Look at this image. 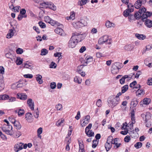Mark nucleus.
Segmentation results:
<instances>
[{
    "label": "nucleus",
    "mask_w": 152,
    "mask_h": 152,
    "mask_svg": "<svg viewBox=\"0 0 152 152\" xmlns=\"http://www.w3.org/2000/svg\"><path fill=\"white\" fill-rule=\"evenodd\" d=\"M128 9L125 10L123 12L124 15L125 17H127L129 15V18L130 20H134L135 18L134 15L131 14L129 15L130 13L134 11V7L133 5L130 4L127 6Z\"/></svg>",
    "instance_id": "f257e3e1"
},
{
    "label": "nucleus",
    "mask_w": 152,
    "mask_h": 152,
    "mask_svg": "<svg viewBox=\"0 0 152 152\" xmlns=\"http://www.w3.org/2000/svg\"><path fill=\"white\" fill-rule=\"evenodd\" d=\"M88 20V19L87 18L85 17L77 22H73L72 25L76 28L78 29L86 26L87 23V21Z\"/></svg>",
    "instance_id": "f03ea898"
},
{
    "label": "nucleus",
    "mask_w": 152,
    "mask_h": 152,
    "mask_svg": "<svg viewBox=\"0 0 152 152\" xmlns=\"http://www.w3.org/2000/svg\"><path fill=\"white\" fill-rule=\"evenodd\" d=\"M119 101V99H116L114 96H111L108 98L107 102L109 106L113 108L117 105Z\"/></svg>",
    "instance_id": "7ed1b4c3"
},
{
    "label": "nucleus",
    "mask_w": 152,
    "mask_h": 152,
    "mask_svg": "<svg viewBox=\"0 0 152 152\" xmlns=\"http://www.w3.org/2000/svg\"><path fill=\"white\" fill-rule=\"evenodd\" d=\"M74 37L73 39L75 40L77 43L80 42L84 39L85 37L82 34L76 32L73 33L72 37Z\"/></svg>",
    "instance_id": "20e7f679"
},
{
    "label": "nucleus",
    "mask_w": 152,
    "mask_h": 152,
    "mask_svg": "<svg viewBox=\"0 0 152 152\" xmlns=\"http://www.w3.org/2000/svg\"><path fill=\"white\" fill-rule=\"evenodd\" d=\"M90 119V116L88 115L85 116L83 119H81L80 121L82 126L83 127L88 124L89 122Z\"/></svg>",
    "instance_id": "39448f33"
},
{
    "label": "nucleus",
    "mask_w": 152,
    "mask_h": 152,
    "mask_svg": "<svg viewBox=\"0 0 152 152\" xmlns=\"http://www.w3.org/2000/svg\"><path fill=\"white\" fill-rule=\"evenodd\" d=\"M119 63H116L113 65L111 68V72L113 74H116L118 72V70L120 69L118 66Z\"/></svg>",
    "instance_id": "423d86ee"
},
{
    "label": "nucleus",
    "mask_w": 152,
    "mask_h": 152,
    "mask_svg": "<svg viewBox=\"0 0 152 152\" xmlns=\"http://www.w3.org/2000/svg\"><path fill=\"white\" fill-rule=\"evenodd\" d=\"M74 37H71L68 42V46L69 48H73L75 47L77 43L73 39Z\"/></svg>",
    "instance_id": "0eeeda50"
},
{
    "label": "nucleus",
    "mask_w": 152,
    "mask_h": 152,
    "mask_svg": "<svg viewBox=\"0 0 152 152\" xmlns=\"http://www.w3.org/2000/svg\"><path fill=\"white\" fill-rule=\"evenodd\" d=\"M108 39V36L104 35L100 37L98 40V43L100 45L103 44L106 42Z\"/></svg>",
    "instance_id": "6e6552de"
},
{
    "label": "nucleus",
    "mask_w": 152,
    "mask_h": 152,
    "mask_svg": "<svg viewBox=\"0 0 152 152\" xmlns=\"http://www.w3.org/2000/svg\"><path fill=\"white\" fill-rule=\"evenodd\" d=\"M2 129L3 132H5L6 134L10 135L12 134L13 131L9 130L7 125H4L2 127Z\"/></svg>",
    "instance_id": "1a4fd4ad"
},
{
    "label": "nucleus",
    "mask_w": 152,
    "mask_h": 152,
    "mask_svg": "<svg viewBox=\"0 0 152 152\" xmlns=\"http://www.w3.org/2000/svg\"><path fill=\"white\" fill-rule=\"evenodd\" d=\"M23 143L21 142H19L16 144L14 147L15 151L18 152L23 149Z\"/></svg>",
    "instance_id": "9d476101"
},
{
    "label": "nucleus",
    "mask_w": 152,
    "mask_h": 152,
    "mask_svg": "<svg viewBox=\"0 0 152 152\" xmlns=\"http://www.w3.org/2000/svg\"><path fill=\"white\" fill-rule=\"evenodd\" d=\"M18 83L17 84V85H15V88H19L25 86L26 85V83L23 80H19ZM15 86V84L13 85V86Z\"/></svg>",
    "instance_id": "9b49d317"
},
{
    "label": "nucleus",
    "mask_w": 152,
    "mask_h": 152,
    "mask_svg": "<svg viewBox=\"0 0 152 152\" xmlns=\"http://www.w3.org/2000/svg\"><path fill=\"white\" fill-rule=\"evenodd\" d=\"M146 1H141L140 0H137L134 4L135 7L137 9H139L141 6L142 4H144Z\"/></svg>",
    "instance_id": "f8f14e48"
},
{
    "label": "nucleus",
    "mask_w": 152,
    "mask_h": 152,
    "mask_svg": "<svg viewBox=\"0 0 152 152\" xmlns=\"http://www.w3.org/2000/svg\"><path fill=\"white\" fill-rule=\"evenodd\" d=\"M18 98L22 100H25L27 98V96L23 93H18L17 94Z\"/></svg>",
    "instance_id": "ddd939ff"
},
{
    "label": "nucleus",
    "mask_w": 152,
    "mask_h": 152,
    "mask_svg": "<svg viewBox=\"0 0 152 152\" xmlns=\"http://www.w3.org/2000/svg\"><path fill=\"white\" fill-rule=\"evenodd\" d=\"M152 15V12H145V14L142 15V18L143 20L146 19L148 17H150Z\"/></svg>",
    "instance_id": "4468645a"
},
{
    "label": "nucleus",
    "mask_w": 152,
    "mask_h": 152,
    "mask_svg": "<svg viewBox=\"0 0 152 152\" xmlns=\"http://www.w3.org/2000/svg\"><path fill=\"white\" fill-rule=\"evenodd\" d=\"M27 103L31 110H34V103L32 101V99H28L27 101Z\"/></svg>",
    "instance_id": "2eb2a0df"
},
{
    "label": "nucleus",
    "mask_w": 152,
    "mask_h": 152,
    "mask_svg": "<svg viewBox=\"0 0 152 152\" xmlns=\"http://www.w3.org/2000/svg\"><path fill=\"white\" fill-rule=\"evenodd\" d=\"M145 25L148 28H151L152 27V21L149 19L145 20Z\"/></svg>",
    "instance_id": "dca6fc26"
},
{
    "label": "nucleus",
    "mask_w": 152,
    "mask_h": 152,
    "mask_svg": "<svg viewBox=\"0 0 152 152\" xmlns=\"http://www.w3.org/2000/svg\"><path fill=\"white\" fill-rule=\"evenodd\" d=\"M54 31L57 34H59L62 36H63V31L61 28L59 27L57 28Z\"/></svg>",
    "instance_id": "f3484780"
},
{
    "label": "nucleus",
    "mask_w": 152,
    "mask_h": 152,
    "mask_svg": "<svg viewBox=\"0 0 152 152\" xmlns=\"http://www.w3.org/2000/svg\"><path fill=\"white\" fill-rule=\"evenodd\" d=\"M5 88L4 81L3 78L0 79V92L4 89Z\"/></svg>",
    "instance_id": "a211bd4d"
},
{
    "label": "nucleus",
    "mask_w": 152,
    "mask_h": 152,
    "mask_svg": "<svg viewBox=\"0 0 152 152\" xmlns=\"http://www.w3.org/2000/svg\"><path fill=\"white\" fill-rule=\"evenodd\" d=\"M14 121L13 122V124L16 127V129H20L21 127V126L19 122L18 121H16L15 119H13Z\"/></svg>",
    "instance_id": "6ab92c4d"
},
{
    "label": "nucleus",
    "mask_w": 152,
    "mask_h": 152,
    "mask_svg": "<svg viewBox=\"0 0 152 152\" xmlns=\"http://www.w3.org/2000/svg\"><path fill=\"white\" fill-rule=\"evenodd\" d=\"M75 18V13L73 11L70 12V16L69 17H67V20H73Z\"/></svg>",
    "instance_id": "aec40b11"
},
{
    "label": "nucleus",
    "mask_w": 152,
    "mask_h": 152,
    "mask_svg": "<svg viewBox=\"0 0 152 152\" xmlns=\"http://www.w3.org/2000/svg\"><path fill=\"white\" fill-rule=\"evenodd\" d=\"M135 36L138 39L141 40H143L146 38V36L145 35L139 34H136Z\"/></svg>",
    "instance_id": "412c9836"
},
{
    "label": "nucleus",
    "mask_w": 152,
    "mask_h": 152,
    "mask_svg": "<svg viewBox=\"0 0 152 152\" xmlns=\"http://www.w3.org/2000/svg\"><path fill=\"white\" fill-rule=\"evenodd\" d=\"M48 7L50 9L53 10H56V7L54 4H53L51 2H48Z\"/></svg>",
    "instance_id": "4be33fe9"
},
{
    "label": "nucleus",
    "mask_w": 152,
    "mask_h": 152,
    "mask_svg": "<svg viewBox=\"0 0 152 152\" xmlns=\"http://www.w3.org/2000/svg\"><path fill=\"white\" fill-rule=\"evenodd\" d=\"M151 114L149 112L146 113V114L145 115L144 114H142L141 115V117L144 118V117L145 118V121H147L150 118L151 116Z\"/></svg>",
    "instance_id": "5701e85b"
},
{
    "label": "nucleus",
    "mask_w": 152,
    "mask_h": 152,
    "mask_svg": "<svg viewBox=\"0 0 152 152\" xmlns=\"http://www.w3.org/2000/svg\"><path fill=\"white\" fill-rule=\"evenodd\" d=\"M37 77H36V80L37 82L39 84H41L43 83V80H42V77L40 75H37Z\"/></svg>",
    "instance_id": "b1692460"
},
{
    "label": "nucleus",
    "mask_w": 152,
    "mask_h": 152,
    "mask_svg": "<svg viewBox=\"0 0 152 152\" xmlns=\"http://www.w3.org/2000/svg\"><path fill=\"white\" fill-rule=\"evenodd\" d=\"M14 33L13 29H11L9 30V33L7 35V38H10L14 35Z\"/></svg>",
    "instance_id": "393cba45"
},
{
    "label": "nucleus",
    "mask_w": 152,
    "mask_h": 152,
    "mask_svg": "<svg viewBox=\"0 0 152 152\" xmlns=\"http://www.w3.org/2000/svg\"><path fill=\"white\" fill-rule=\"evenodd\" d=\"M133 46L130 44L126 45L124 47V49L128 51H131L133 48Z\"/></svg>",
    "instance_id": "a878e982"
},
{
    "label": "nucleus",
    "mask_w": 152,
    "mask_h": 152,
    "mask_svg": "<svg viewBox=\"0 0 152 152\" xmlns=\"http://www.w3.org/2000/svg\"><path fill=\"white\" fill-rule=\"evenodd\" d=\"M129 134L131 137L132 138H136L137 137V135L138 133L137 132H135L134 130L131 131L129 133Z\"/></svg>",
    "instance_id": "bb28decb"
},
{
    "label": "nucleus",
    "mask_w": 152,
    "mask_h": 152,
    "mask_svg": "<svg viewBox=\"0 0 152 152\" xmlns=\"http://www.w3.org/2000/svg\"><path fill=\"white\" fill-rule=\"evenodd\" d=\"M131 118L132 121V122L133 123H135V117H134V110H133L131 113Z\"/></svg>",
    "instance_id": "cd10ccee"
},
{
    "label": "nucleus",
    "mask_w": 152,
    "mask_h": 152,
    "mask_svg": "<svg viewBox=\"0 0 152 152\" xmlns=\"http://www.w3.org/2000/svg\"><path fill=\"white\" fill-rule=\"evenodd\" d=\"M9 96L6 94L0 95V100H6L9 99Z\"/></svg>",
    "instance_id": "c85d7f7f"
},
{
    "label": "nucleus",
    "mask_w": 152,
    "mask_h": 152,
    "mask_svg": "<svg viewBox=\"0 0 152 152\" xmlns=\"http://www.w3.org/2000/svg\"><path fill=\"white\" fill-rule=\"evenodd\" d=\"M150 99H149L145 98L143 100V102H141L140 104L141 105L142 104V103L146 105L148 104L150 102Z\"/></svg>",
    "instance_id": "c756f323"
},
{
    "label": "nucleus",
    "mask_w": 152,
    "mask_h": 152,
    "mask_svg": "<svg viewBox=\"0 0 152 152\" xmlns=\"http://www.w3.org/2000/svg\"><path fill=\"white\" fill-rule=\"evenodd\" d=\"M86 134L88 137H91L94 136V132L91 130H88L86 131V132H85Z\"/></svg>",
    "instance_id": "7c9ffc66"
},
{
    "label": "nucleus",
    "mask_w": 152,
    "mask_h": 152,
    "mask_svg": "<svg viewBox=\"0 0 152 152\" xmlns=\"http://www.w3.org/2000/svg\"><path fill=\"white\" fill-rule=\"evenodd\" d=\"M112 147V145L110 143L106 142L105 144V147L107 151H109L111 148Z\"/></svg>",
    "instance_id": "2f4dec72"
},
{
    "label": "nucleus",
    "mask_w": 152,
    "mask_h": 152,
    "mask_svg": "<svg viewBox=\"0 0 152 152\" xmlns=\"http://www.w3.org/2000/svg\"><path fill=\"white\" fill-rule=\"evenodd\" d=\"M114 24L110 22L109 21H107L105 23V26L107 28H110L113 27Z\"/></svg>",
    "instance_id": "473e14b6"
},
{
    "label": "nucleus",
    "mask_w": 152,
    "mask_h": 152,
    "mask_svg": "<svg viewBox=\"0 0 152 152\" xmlns=\"http://www.w3.org/2000/svg\"><path fill=\"white\" fill-rule=\"evenodd\" d=\"M74 80L75 82L77 83L78 84L81 83L82 82V79L77 76L74 78Z\"/></svg>",
    "instance_id": "72a5a7b5"
},
{
    "label": "nucleus",
    "mask_w": 152,
    "mask_h": 152,
    "mask_svg": "<svg viewBox=\"0 0 152 152\" xmlns=\"http://www.w3.org/2000/svg\"><path fill=\"white\" fill-rule=\"evenodd\" d=\"M128 89V86L126 85L122 87L121 92L122 93H124Z\"/></svg>",
    "instance_id": "f704fd0d"
},
{
    "label": "nucleus",
    "mask_w": 152,
    "mask_h": 152,
    "mask_svg": "<svg viewBox=\"0 0 152 152\" xmlns=\"http://www.w3.org/2000/svg\"><path fill=\"white\" fill-rule=\"evenodd\" d=\"M138 103V101L137 100L132 101L131 103V105L133 107L136 106Z\"/></svg>",
    "instance_id": "c9c22d12"
},
{
    "label": "nucleus",
    "mask_w": 152,
    "mask_h": 152,
    "mask_svg": "<svg viewBox=\"0 0 152 152\" xmlns=\"http://www.w3.org/2000/svg\"><path fill=\"white\" fill-rule=\"evenodd\" d=\"M64 120L61 119L60 120H58L56 123V124L58 126H63V122Z\"/></svg>",
    "instance_id": "e433bc0d"
},
{
    "label": "nucleus",
    "mask_w": 152,
    "mask_h": 152,
    "mask_svg": "<svg viewBox=\"0 0 152 152\" xmlns=\"http://www.w3.org/2000/svg\"><path fill=\"white\" fill-rule=\"evenodd\" d=\"M134 15L136 19H140V18L142 17V15H141L140 13L139 12H135Z\"/></svg>",
    "instance_id": "4c0bfd02"
},
{
    "label": "nucleus",
    "mask_w": 152,
    "mask_h": 152,
    "mask_svg": "<svg viewBox=\"0 0 152 152\" xmlns=\"http://www.w3.org/2000/svg\"><path fill=\"white\" fill-rule=\"evenodd\" d=\"M23 62V59L20 57H18L16 61V63L17 65H20Z\"/></svg>",
    "instance_id": "58836bf2"
},
{
    "label": "nucleus",
    "mask_w": 152,
    "mask_h": 152,
    "mask_svg": "<svg viewBox=\"0 0 152 152\" xmlns=\"http://www.w3.org/2000/svg\"><path fill=\"white\" fill-rule=\"evenodd\" d=\"M25 113L24 110L21 109H19L18 110V114L19 116H21L23 115Z\"/></svg>",
    "instance_id": "ea45409f"
},
{
    "label": "nucleus",
    "mask_w": 152,
    "mask_h": 152,
    "mask_svg": "<svg viewBox=\"0 0 152 152\" xmlns=\"http://www.w3.org/2000/svg\"><path fill=\"white\" fill-rule=\"evenodd\" d=\"M48 53V51L45 49H43L41 50L40 55L41 56H45Z\"/></svg>",
    "instance_id": "a19ab883"
},
{
    "label": "nucleus",
    "mask_w": 152,
    "mask_h": 152,
    "mask_svg": "<svg viewBox=\"0 0 152 152\" xmlns=\"http://www.w3.org/2000/svg\"><path fill=\"white\" fill-rule=\"evenodd\" d=\"M144 21H145V20H142V18L141 20H140L137 22V26L139 28L143 24V22H144Z\"/></svg>",
    "instance_id": "79ce46f5"
},
{
    "label": "nucleus",
    "mask_w": 152,
    "mask_h": 152,
    "mask_svg": "<svg viewBox=\"0 0 152 152\" xmlns=\"http://www.w3.org/2000/svg\"><path fill=\"white\" fill-rule=\"evenodd\" d=\"M48 2H45L40 4L41 8H47L48 7Z\"/></svg>",
    "instance_id": "37998d69"
},
{
    "label": "nucleus",
    "mask_w": 152,
    "mask_h": 152,
    "mask_svg": "<svg viewBox=\"0 0 152 152\" xmlns=\"http://www.w3.org/2000/svg\"><path fill=\"white\" fill-rule=\"evenodd\" d=\"M33 116L31 113H28L26 114L25 118H26L27 120L31 119Z\"/></svg>",
    "instance_id": "c03bdc74"
},
{
    "label": "nucleus",
    "mask_w": 152,
    "mask_h": 152,
    "mask_svg": "<svg viewBox=\"0 0 152 152\" xmlns=\"http://www.w3.org/2000/svg\"><path fill=\"white\" fill-rule=\"evenodd\" d=\"M98 143V141L96 140H94L93 141L92 144V147L93 148H95L97 146Z\"/></svg>",
    "instance_id": "a18cd8bd"
},
{
    "label": "nucleus",
    "mask_w": 152,
    "mask_h": 152,
    "mask_svg": "<svg viewBox=\"0 0 152 152\" xmlns=\"http://www.w3.org/2000/svg\"><path fill=\"white\" fill-rule=\"evenodd\" d=\"M86 63H88L92 61H93V59L92 57L91 56H87L86 57Z\"/></svg>",
    "instance_id": "49530a36"
},
{
    "label": "nucleus",
    "mask_w": 152,
    "mask_h": 152,
    "mask_svg": "<svg viewBox=\"0 0 152 152\" xmlns=\"http://www.w3.org/2000/svg\"><path fill=\"white\" fill-rule=\"evenodd\" d=\"M142 144L140 142H138L136 143L134 145V147L137 149L140 148L142 146Z\"/></svg>",
    "instance_id": "de8ad7c7"
},
{
    "label": "nucleus",
    "mask_w": 152,
    "mask_h": 152,
    "mask_svg": "<svg viewBox=\"0 0 152 152\" xmlns=\"http://www.w3.org/2000/svg\"><path fill=\"white\" fill-rule=\"evenodd\" d=\"M38 24L40 27L42 28H43L46 27L45 24L42 21H39Z\"/></svg>",
    "instance_id": "09e8293b"
},
{
    "label": "nucleus",
    "mask_w": 152,
    "mask_h": 152,
    "mask_svg": "<svg viewBox=\"0 0 152 152\" xmlns=\"http://www.w3.org/2000/svg\"><path fill=\"white\" fill-rule=\"evenodd\" d=\"M146 11V9L145 8L143 7V8H142L141 9L139 10V12L141 15H143V14H145Z\"/></svg>",
    "instance_id": "8fccbe9b"
},
{
    "label": "nucleus",
    "mask_w": 152,
    "mask_h": 152,
    "mask_svg": "<svg viewBox=\"0 0 152 152\" xmlns=\"http://www.w3.org/2000/svg\"><path fill=\"white\" fill-rule=\"evenodd\" d=\"M73 129V127L72 126H69L68 131V135L69 136L71 134Z\"/></svg>",
    "instance_id": "3c124183"
},
{
    "label": "nucleus",
    "mask_w": 152,
    "mask_h": 152,
    "mask_svg": "<svg viewBox=\"0 0 152 152\" xmlns=\"http://www.w3.org/2000/svg\"><path fill=\"white\" fill-rule=\"evenodd\" d=\"M31 66L32 64L31 63H26L24 64V67L26 68H30L31 67Z\"/></svg>",
    "instance_id": "603ef678"
},
{
    "label": "nucleus",
    "mask_w": 152,
    "mask_h": 152,
    "mask_svg": "<svg viewBox=\"0 0 152 152\" xmlns=\"http://www.w3.org/2000/svg\"><path fill=\"white\" fill-rule=\"evenodd\" d=\"M79 152H80V151L81 150H83L84 149V146L83 144L81 143V142H80L79 141Z\"/></svg>",
    "instance_id": "864d4df0"
},
{
    "label": "nucleus",
    "mask_w": 152,
    "mask_h": 152,
    "mask_svg": "<svg viewBox=\"0 0 152 152\" xmlns=\"http://www.w3.org/2000/svg\"><path fill=\"white\" fill-rule=\"evenodd\" d=\"M136 93L138 95H140L141 94H144V91L142 89H138L136 91Z\"/></svg>",
    "instance_id": "5fc2aeb1"
},
{
    "label": "nucleus",
    "mask_w": 152,
    "mask_h": 152,
    "mask_svg": "<svg viewBox=\"0 0 152 152\" xmlns=\"http://www.w3.org/2000/svg\"><path fill=\"white\" fill-rule=\"evenodd\" d=\"M56 108L58 110H61L62 109V105L61 104H58L56 105Z\"/></svg>",
    "instance_id": "6e6d98bb"
},
{
    "label": "nucleus",
    "mask_w": 152,
    "mask_h": 152,
    "mask_svg": "<svg viewBox=\"0 0 152 152\" xmlns=\"http://www.w3.org/2000/svg\"><path fill=\"white\" fill-rule=\"evenodd\" d=\"M57 23L58 22L57 21L51 19L49 23L51 24L52 26H53L55 24H57L58 25Z\"/></svg>",
    "instance_id": "4d7b16f0"
},
{
    "label": "nucleus",
    "mask_w": 152,
    "mask_h": 152,
    "mask_svg": "<svg viewBox=\"0 0 152 152\" xmlns=\"http://www.w3.org/2000/svg\"><path fill=\"white\" fill-rule=\"evenodd\" d=\"M20 8V7L19 6H17L15 7L13 6V8H12V9L13 10H14V11L15 12H18L19 11V10Z\"/></svg>",
    "instance_id": "13d9d810"
},
{
    "label": "nucleus",
    "mask_w": 152,
    "mask_h": 152,
    "mask_svg": "<svg viewBox=\"0 0 152 152\" xmlns=\"http://www.w3.org/2000/svg\"><path fill=\"white\" fill-rule=\"evenodd\" d=\"M56 84L55 82H53L50 83V88L52 89L55 88L56 87Z\"/></svg>",
    "instance_id": "bf43d9fd"
},
{
    "label": "nucleus",
    "mask_w": 152,
    "mask_h": 152,
    "mask_svg": "<svg viewBox=\"0 0 152 152\" xmlns=\"http://www.w3.org/2000/svg\"><path fill=\"white\" fill-rule=\"evenodd\" d=\"M83 66L82 65H80V66H78L77 67V72H81V71L82 70V69L83 68Z\"/></svg>",
    "instance_id": "052dcab7"
},
{
    "label": "nucleus",
    "mask_w": 152,
    "mask_h": 152,
    "mask_svg": "<svg viewBox=\"0 0 152 152\" xmlns=\"http://www.w3.org/2000/svg\"><path fill=\"white\" fill-rule=\"evenodd\" d=\"M16 52L17 54H21L23 53V50L22 49L19 48L16 50Z\"/></svg>",
    "instance_id": "680f3d73"
},
{
    "label": "nucleus",
    "mask_w": 152,
    "mask_h": 152,
    "mask_svg": "<svg viewBox=\"0 0 152 152\" xmlns=\"http://www.w3.org/2000/svg\"><path fill=\"white\" fill-rule=\"evenodd\" d=\"M130 137L129 135H127L124 138V141L126 142H129L130 140Z\"/></svg>",
    "instance_id": "e2e57ef3"
},
{
    "label": "nucleus",
    "mask_w": 152,
    "mask_h": 152,
    "mask_svg": "<svg viewBox=\"0 0 152 152\" xmlns=\"http://www.w3.org/2000/svg\"><path fill=\"white\" fill-rule=\"evenodd\" d=\"M21 134V133L18 131H17L16 132V134L15 135H14V137L15 138H18L20 135Z\"/></svg>",
    "instance_id": "0e129e2a"
},
{
    "label": "nucleus",
    "mask_w": 152,
    "mask_h": 152,
    "mask_svg": "<svg viewBox=\"0 0 152 152\" xmlns=\"http://www.w3.org/2000/svg\"><path fill=\"white\" fill-rule=\"evenodd\" d=\"M56 66V64L53 62H52L50 65V68H55Z\"/></svg>",
    "instance_id": "69168bd1"
},
{
    "label": "nucleus",
    "mask_w": 152,
    "mask_h": 152,
    "mask_svg": "<svg viewBox=\"0 0 152 152\" xmlns=\"http://www.w3.org/2000/svg\"><path fill=\"white\" fill-rule=\"evenodd\" d=\"M45 21L48 23H49L50 21L51 20V18H50L48 16H45L44 17V18Z\"/></svg>",
    "instance_id": "338daca9"
},
{
    "label": "nucleus",
    "mask_w": 152,
    "mask_h": 152,
    "mask_svg": "<svg viewBox=\"0 0 152 152\" xmlns=\"http://www.w3.org/2000/svg\"><path fill=\"white\" fill-rule=\"evenodd\" d=\"M113 140V137L112 136H110L108 137L107 139V142L110 143L112 141V140Z\"/></svg>",
    "instance_id": "774afa93"
}]
</instances>
